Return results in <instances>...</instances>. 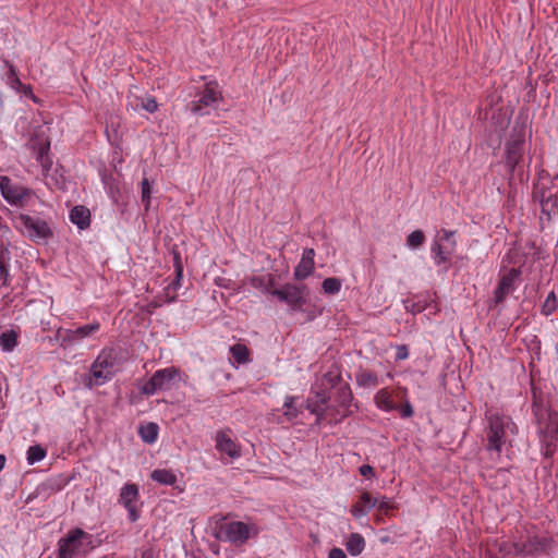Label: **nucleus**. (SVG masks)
<instances>
[{"label":"nucleus","instance_id":"f257e3e1","mask_svg":"<svg viewBox=\"0 0 558 558\" xmlns=\"http://www.w3.org/2000/svg\"><path fill=\"white\" fill-rule=\"evenodd\" d=\"M519 427L510 415L498 410H487L485 413V449L488 452L500 453L512 446L513 438L518 435Z\"/></svg>","mask_w":558,"mask_h":558},{"label":"nucleus","instance_id":"f03ea898","mask_svg":"<svg viewBox=\"0 0 558 558\" xmlns=\"http://www.w3.org/2000/svg\"><path fill=\"white\" fill-rule=\"evenodd\" d=\"M305 289L306 286L286 283L281 288H276L272 291V296L286 303L290 312H301L305 315L306 322H312L317 316L322 315L323 311L316 305H307V300L304 294Z\"/></svg>","mask_w":558,"mask_h":558},{"label":"nucleus","instance_id":"7ed1b4c3","mask_svg":"<svg viewBox=\"0 0 558 558\" xmlns=\"http://www.w3.org/2000/svg\"><path fill=\"white\" fill-rule=\"evenodd\" d=\"M93 535L80 527L70 530L58 542V558H83L93 548Z\"/></svg>","mask_w":558,"mask_h":558},{"label":"nucleus","instance_id":"20e7f679","mask_svg":"<svg viewBox=\"0 0 558 558\" xmlns=\"http://www.w3.org/2000/svg\"><path fill=\"white\" fill-rule=\"evenodd\" d=\"M119 368L118 352L114 348H104L90 366L94 385L101 386L111 380Z\"/></svg>","mask_w":558,"mask_h":558},{"label":"nucleus","instance_id":"39448f33","mask_svg":"<svg viewBox=\"0 0 558 558\" xmlns=\"http://www.w3.org/2000/svg\"><path fill=\"white\" fill-rule=\"evenodd\" d=\"M456 232L441 230L430 245V256L436 266L447 271L450 267L451 257L457 247Z\"/></svg>","mask_w":558,"mask_h":558},{"label":"nucleus","instance_id":"423d86ee","mask_svg":"<svg viewBox=\"0 0 558 558\" xmlns=\"http://www.w3.org/2000/svg\"><path fill=\"white\" fill-rule=\"evenodd\" d=\"M257 534L258 529L255 524H247L242 521H231L219 526L216 538L231 543L235 546H241Z\"/></svg>","mask_w":558,"mask_h":558},{"label":"nucleus","instance_id":"0eeeda50","mask_svg":"<svg viewBox=\"0 0 558 558\" xmlns=\"http://www.w3.org/2000/svg\"><path fill=\"white\" fill-rule=\"evenodd\" d=\"M222 100V93L216 81L205 83L202 90L195 95L190 108L194 114L205 116L219 106Z\"/></svg>","mask_w":558,"mask_h":558},{"label":"nucleus","instance_id":"6e6552de","mask_svg":"<svg viewBox=\"0 0 558 558\" xmlns=\"http://www.w3.org/2000/svg\"><path fill=\"white\" fill-rule=\"evenodd\" d=\"M180 369L174 366L158 369L141 387V392L146 396H153L158 391L170 390L180 380Z\"/></svg>","mask_w":558,"mask_h":558},{"label":"nucleus","instance_id":"1a4fd4ad","mask_svg":"<svg viewBox=\"0 0 558 558\" xmlns=\"http://www.w3.org/2000/svg\"><path fill=\"white\" fill-rule=\"evenodd\" d=\"M99 330L100 323L94 320L90 324L82 325L74 329L60 327L56 332V337L60 341L61 348L70 349L78 345L85 339L93 338Z\"/></svg>","mask_w":558,"mask_h":558},{"label":"nucleus","instance_id":"9d476101","mask_svg":"<svg viewBox=\"0 0 558 558\" xmlns=\"http://www.w3.org/2000/svg\"><path fill=\"white\" fill-rule=\"evenodd\" d=\"M28 145L33 150L37 162L41 167L43 175L48 178L49 172L52 169L53 161L50 155V138L46 131L41 128L35 131Z\"/></svg>","mask_w":558,"mask_h":558},{"label":"nucleus","instance_id":"9b49d317","mask_svg":"<svg viewBox=\"0 0 558 558\" xmlns=\"http://www.w3.org/2000/svg\"><path fill=\"white\" fill-rule=\"evenodd\" d=\"M21 231L33 241L47 240L51 235L48 223L37 217L22 214L16 218Z\"/></svg>","mask_w":558,"mask_h":558},{"label":"nucleus","instance_id":"f8f14e48","mask_svg":"<svg viewBox=\"0 0 558 558\" xmlns=\"http://www.w3.org/2000/svg\"><path fill=\"white\" fill-rule=\"evenodd\" d=\"M538 437L543 454L546 458L554 456L557 448L558 422L556 418L548 417L546 421H538Z\"/></svg>","mask_w":558,"mask_h":558},{"label":"nucleus","instance_id":"ddd939ff","mask_svg":"<svg viewBox=\"0 0 558 558\" xmlns=\"http://www.w3.org/2000/svg\"><path fill=\"white\" fill-rule=\"evenodd\" d=\"M140 490L138 486L134 483H125L119 495V504H121L128 511V518L131 522H135L140 518L138 504Z\"/></svg>","mask_w":558,"mask_h":558},{"label":"nucleus","instance_id":"4468645a","mask_svg":"<svg viewBox=\"0 0 558 558\" xmlns=\"http://www.w3.org/2000/svg\"><path fill=\"white\" fill-rule=\"evenodd\" d=\"M215 447L221 456L236 460L242 456L241 446L231 437V429L218 430L214 437Z\"/></svg>","mask_w":558,"mask_h":558},{"label":"nucleus","instance_id":"2eb2a0df","mask_svg":"<svg viewBox=\"0 0 558 558\" xmlns=\"http://www.w3.org/2000/svg\"><path fill=\"white\" fill-rule=\"evenodd\" d=\"M520 276L521 271L517 268H511L501 275L494 291V299L496 303H501L507 298V295L517 289Z\"/></svg>","mask_w":558,"mask_h":558},{"label":"nucleus","instance_id":"dca6fc26","mask_svg":"<svg viewBox=\"0 0 558 558\" xmlns=\"http://www.w3.org/2000/svg\"><path fill=\"white\" fill-rule=\"evenodd\" d=\"M315 251L313 248H305L298 266L294 268V278L303 280L307 278L314 270Z\"/></svg>","mask_w":558,"mask_h":558},{"label":"nucleus","instance_id":"f3484780","mask_svg":"<svg viewBox=\"0 0 558 558\" xmlns=\"http://www.w3.org/2000/svg\"><path fill=\"white\" fill-rule=\"evenodd\" d=\"M175 278L165 288L166 302H174L182 286L183 267L179 255L174 257Z\"/></svg>","mask_w":558,"mask_h":558},{"label":"nucleus","instance_id":"a211bd4d","mask_svg":"<svg viewBox=\"0 0 558 558\" xmlns=\"http://www.w3.org/2000/svg\"><path fill=\"white\" fill-rule=\"evenodd\" d=\"M377 500L374 499L368 492H363L355 504L351 507V514L355 519L364 518L376 507Z\"/></svg>","mask_w":558,"mask_h":558},{"label":"nucleus","instance_id":"6ab92c4d","mask_svg":"<svg viewBox=\"0 0 558 558\" xmlns=\"http://www.w3.org/2000/svg\"><path fill=\"white\" fill-rule=\"evenodd\" d=\"M513 547L517 555L535 556L545 549V543L538 537H530L525 542H515Z\"/></svg>","mask_w":558,"mask_h":558},{"label":"nucleus","instance_id":"aec40b11","mask_svg":"<svg viewBox=\"0 0 558 558\" xmlns=\"http://www.w3.org/2000/svg\"><path fill=\"white\" fill-rule=\"evenodd\" d=\"M523 157V144L520 141H512L506 146V167L513 173L515 167Z\"/></svg>","mask_w":558,"mask_h":558},{"label":"nucleus","instance_id":"412c9836","mask_svg":"<svg viewBox=\"0 0 558 558\" xmlns=\"http://www.w3.org/2000/svg\"><path fill=\"white\" fill-rule=\"evenodd\" d=\"M329 399L330 397L327 390L315 391V397L308 399L306 409L316 415L317 422L323 418L325 405L328 403Z\"/></svg>","mask_w":558,"mask_h":558},{"label":"nucleus","instance_id":"4be33fe9","mask_svg":"<svg viewBox=\"0 0 558 558\" xmlns=\"http://www.w3.org/2000/svg\"><path fill=\"white\" fill-rule=\"evenodd\" d=\"M0 191L2 196L11 204H17L24 197L23 192L14 187L8 177H0Z\"/></svg>","mask_w":558,"mask_h":558},{"label":"nucleus","instance_id":"5701e85b","mask_svg":"<svg viewBox=\"0 0 558 558\" xmlns=\"http://www.w3.org/2000/svg\"><path fill=\"white\" fill-rule=\"evenodd\" d=\"M100 179L104 184L105 191L113 203H118L121 195L120 181L108 174L106 170L100 172Z\"/></svg>","mask_w":558,"mask_h":558},{"label":"nucleus","instance_id":"b1692460","mask_svg":"<svg viewBox=\"0 0 558 558\" xmlns=\"http://www.w3.org/2000/svg\"><path fill=\"white\" fill-rule=\"evenodd\" d=\"M70 220L80 230H85L90 225V211L85 206H75L70 211Z\"/></svg>","mask_w":558,"mask_h":558},{"label":"nucleus","instance_id":"393cba45","mask_svg":"<svg viewBox=\"0 0 558 558\" xmlns=\"http://www.w3.org/2000/svg\"><path fill=\"white\" fill-rule=\"evenodd\" d=\"M376 407L384 412H392L398 409L392 401L390 391L387 388L379 389L374 396Z\"/></svg>","mask_w":558,"mask_h":558},{"label":"nucleus","instance_id":"a878e982","mask_svg":"<svg viewBox=\"0 0 558 558\" xmlns=\"http://www.w3.org/2000/svg\"><path fill=\"white\" fill-rule=\"evenodd\" d=\"M150 478L166 486H174L178 482L177 473L169 469H156L150 473Z\"/></svg>","mask_w":558,"mask_h":558},{"label":"nucleus","instance_id":"bb28decb","mask_svg":"<svg viewBox=\"0 0 558 558\" xmlns=\"http://www.w3.org/2000/svg\"><path fill=\"white\" fill-rule=\"evenodd\" d=\"M250 284L260 290L263 293L272 295L275 288V277L272 275L254 276L250 278Z\"/></svg>","mask_w":558,"mask_h":558},{"label":"nucleus","instance_id":"cd10ccee","mask_svg":"<svg viewBox=\"0 0 558 558\" xmlns=\"http://www.w3.org/2000/svg\"><path fill=\"white\" fill-rule=\"evenodd\" d=\"M353 396L349 386H342L338 389L337 402L342 409V417H347L352 414L350 409Z\"/></svg>","mask_w":558,"mask_h":558},{"label":"nucleus","instance_id":"c85d7f7f","mask_svg":"<svg viewBox=\"0 0 558 558\" xmlns=\"http://www.w3.org/2000/svg\"><path fill=\"white\" fill-rule=\"evenodd\" d=\"M365 539L360 533H352L345 542V548L351 556H359L365 549Z\"/></svg>","mask_w":558,"mask_h":558},{"label":"nucleus","instance_id":"c756f323","mask_svg":"<svg viewBox=\"0 0 558 558\" xmlns=\"http://www.w3.org/2000/svg\"><path fill=\"white\" fill-rule=\"evenodd\" d=\"M19 343V333L13 330H5L0 333V348L3 352H12Z\"/></svg>","mask_w":558,"mask_h":558},{"label":"nucleus","instance_id":"7c9ffc66","mask_svg":"<svg viewBox=\"0 0 558 558\" xmlns=\"http://www.w3.org/2000/svg\"><path fill=\"white\" fill-rule=\"evenodd\" d=\"M140 437L146 444H154L158 438V425L156 423H147L138 429Z\"/></svg>","mask_w":558,"mask_h":558},{"label":"nucleus","instance_id":"2f4dec72","mask_svg":"<svg viewBox=\"0 0 558 558\" xmlns=\"http://www.w3.org/2000/svg\"><path fill=\"white\" fill-rule=\"evenodd\" d=\"M356 384L364 388H374L378 385V377L369 371H360L355 375Z\"/></svg>","mask_w":558,"mask_h":558},{"label":"nucleus","instance_id":"473e14b6","mask_svg":"<svg viewBox=\"0 0 558 558\" xmlns=\"http://www.w3.org/2000/svg\"><path fill=\"white\" fill-rule=\"evenodd\" d=\"M230 353L238 364H246L250 362V351L245 344H233L230 348Z\"/></svg>","mask_w":558,"mask_h":558},{"label":"nucleus","instance_id":"72a5a7b5","mask_svg":"<svg viewBox=\"0 0 558 558\" xmlns=\"http://www.w3.org/2000/svg\"><path fill=\"white\" fill-rule=\"evenodd\" d=\"M47 451L40 445L31 446L26 452V460L29 465H33L46 458Z\"/></svg>","mask_w":558,"mask_h":558},{"label":"nucleus","instance_id":"f704fd0d","mask_svg":"<svg viewBox=\"0 0 558 558\" xmlns=\"http://www.w3.org/2000/svg\"><path fill=\"white\" fill-rule=\"evenodd\" d=\"M342 281L336 277L326 278L322 283V289L325 294L335 295L341 290Z\"/></svg>","mask_w":558,"mask_h":558},{"label":"nucleus","instance_id":"c9c22d12","mask_svg":"<svg viewBox=\"0 0 558 558\" xmlns=\"http://www.w3.org/2000/svg\"><path fill=\"white\" fill-rule=\"evenodd\" d=\"M120 117L111 116L106 125V135L108 140L117 141L119 138Z\"/></svg>","mask_w":558,"mask_h":558},{"label":"nucleus","instance_id":"e433bc0d","mask_svg":"<svg viewBox=\"0 0 558 558\" xmlns=\"http://www.w3.org/2000/svg\"><path fill=\"white\" fill-rule=\"evenodd\" d=\"M295 397L294 396H287L284 398L283 402V415L287 417L288 421H293L298 417L299 411L294 407Z\"/></svg>","mask_w":558,"mask_h":558},{"label":"nucleus","instance_id":"4c0bfd02","mask_svg":"<svg viewBox=\"0 0 558 558\" xmlns=\"http://www.w3.org/2000/svg\"><path fill=\"white\" fill-rule=\"evenodd\" d=\"M5 66L8 68V71L5 73V82L9 85L10 88H15L20 85V77L17 74L16 68L10 63L9 61H4Z\"/></svg>","mask_w":558,"mask_h":558},{"label":"nucleus","instance_id":"58836bf2","mask_svg":"<svg viewBox=\"0 0 558 558\" xmlns=\"http://www.w3.org/2000/svg\"><path fill=\"white\" fill-rule=\"evenodd\" d=\"M558 307V299L554 291L549 292L542 305V314L551 315Z\"/></svg>","mask_w":558,"mask_h":558},{"label":"nucleus","instance_id":"ea45409f","mask_svg":"<svg viewBox=\"0 0 558 558\" xmlns=\"http://www.w3.org/2000/svg\"><path fill=\"white\" fill-rule=\"evenodd\" d=\"M425 242V234L421 230L411 232L407 238V245L410 248H417Z\"/></svg>","mask_w":558,"mask_h":558},{"label":"nucleus","instance_id":"a19ab883","mask_svg":"<svg viewBox=\"0 0 558 558\" xmlns=\"http://www.w3.org/2000/svg\"><path fill=\"white\" fill-rule=\"evenodd\" d=\"M142 189V202L145 205V208L148 209L150 205V195H151V185L147 178H144L141 182Z\"/></svg>","mask_w":558,"mask_h":558},{"label":"nucleus","instance_id":"79ce46f5","mask_svg":"<svg viewBox=\"0 0 558 558\" xmlns=\"http://www.w3.org/2000/svg\"><path fill=\"white\" fill-rule=\"evenodd\" d=\"M143 110L154 113L158 109V104L154 97L146 96L141 99V104L138 105Z\"/></svg>","mask_w":558,"mask_h":558},{"label":"nucleus","instance_id":"37998d69","mask_svg":"<svg viewBox=\"0 0 558 558\" xmlns=\"http://www.w3.org/2000/svg\"><path fill=\"white\" fill-rule=\"evenodd\" d=\"M13 90H15L16 93L32 99L34 102H37L38 99L37 97L34 95L33 93V88L31 85H27V84H23L22 82H20V85L16 86L15 88H13Z\"/></svg>","mask_w":558,"mask_h":558},{"label":"nucleus","instance_id":"c03bdc74","mask_svg":"<svg viewBox=\"0 0 558 558\" xmlns=\"http://www.w3.org/2000/svg\"><path fill=\"white\" fill-rule=\"evenodd\" d=\"M376 500H377L376 507H377L379 510H381V511H384V512H386V513H387V512H389L391 509H393L392 501H391L389 498H387V497L383 496V497H380L379 499H376Z\"/></svg>","mask_w":558,"mask_h":558},{"label":"nucleus","instance_id":"a18cd8bd","mask_svg":"<svg viewBox=\"0 0 558 558\" xmlns=\"http://www.w3.org/2000/svg\"><path fill=\"white\" fill-rule=\"evenodd\" d=\"M399 410H400L401 416L404 418L412 417L414 414L413 407L411 405V403L408 400L401 405V408Z\"/></svg>","mask_w":558,"mask_h":558},{"label":"nucleus","instance_id":"49530a36","mask_svg":"<svg viewBox=\"0 0 558 558\" xmlns=\"http://www.w3.org/2000/svg\"><path fill=\"white\" fill-rule=\"evenodd\" d=\"M408 356H409L408 347L404 344L398 345L397 352H396V360L402 361V360L408 359Z\"/></svg>","mask_w":558,"mask_h":558},{"label":"nucleus","instance_id":"de8ad7c7","mask_svg":"<svg viewBox=\"0 0 558 558\" xmlns=\"http://www.w3.org/2000/svg\"><path fill=\"white\" fill-rule=\"evenodd\" d=\"M328 558H347V556L341 548L336 547L329 551Z\"/></svg>","mask_w":558,"mask_h":558},{"label":"nucleus","instance_id":"09e8293b","mask_svg":"<svg viewBox=\"0 0 558 558\" xmlns=\"http://www.w3.org/2000/svg\"><path fill=\"white\" fill-rule=\"evenodd\" d=\"M359 471L362 476H372L374 474L373 468L368 464H363Z\"/></svg>","mask_w":558,"mask_h":558},{"label":"nucleus","instance_id":"8fccbe9b","mask_svg":"<svg viewBox=\"0 0 558 558\" xmlns=\"http://www.w3.org/2000/svg\"><path fill=\"white\" fill-rule=\"evenodd\" d=\"M339 378V375H333L331 372L324 376V380H326L330 386H333Z\"/></svg>","mask_w":558,"mask_h":558},{"label":"nucleus","instance_id":"3c124183","mask_svg":"<svg viewBox=\"0 0 558 558\" xmlns=\"http://www.w3.org/2000/svg\"><path fill=\"white\" fill-rule=\"evenodd\" d=\"M425 307H426L425 304L417 303V304L413 305L412 312L413 313H420V312L424 311Z\"/></svg>","mask_w":558,"mask_h":558},{"label":"nucleus","instance_id":"603ef678","mask_svg":"<svg viewBox=\"0 0 558 558\" xmlns=\"http://www.w3.org/2000/svg\"><path fill=\"white\" fill-rule=\"evenodd\" d=\"M0 272H1V275L4 276V278H7L8 269H7V267L4 266V264L1 260H0Z\"/></svg>","mask_w":558,"mask_h":558},{"label":"nucleus","instance_id":"864d4df0","mask_svg":"<svg viewBox=\"0 0 558 558\" xmlns=\"http://www.w3.org/2000/svg\"><path fill=\"white\" fill-rule=\"evenodd\" d=\"M5 465V457L3 454H0V472L3 470Z\"/></svg>","mask_w":558,"mask_h":558},{"label":"nucleus","instance_id":"5fc2aeb1","mask_svg":"<svg viewBox=\"0 0 558 558\" xmlns=\"http://www.w3.org/2000/svg\"><path fill=\"white\" fill-rule=\"evenodd\" d=\"M142 558H154L153 555L150 553H144L142 555Z\"/></svg>","mask_w":558,"mask_h":558}]
</instances>
